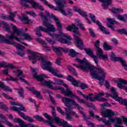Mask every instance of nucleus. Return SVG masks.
Returning a JSON list of instances; mask_svg holds the SVG:
<instances>
[{
  "label": "nucleus",
  "instance_id": "obj_1",
  "mask_svg": "<svg viewBox=\"0 0 127 127\" xmlns=\"http://www.w3.org/2000/svg\"><path fill=\"white\" fill-rule=\"evenodd\" d=\"M77 62H78L80 64H83V65H77L73 64L74 66H76L77 68L81 69L82 71L85 72H88V70L91 71V76L95 79H97L99 81H105V78H106V72L105 70L101 67L99 66L96 68L95 66L90 64L86 60V58H84L82 60H80L79 58L75 59Z\"/></svg>",
  "mask_w": 127,
  "mask_h": 127
},
{
  "label": "nucleus",
  "instance_id": "obj_2",
  "mask_svg": "<svg viewBox=\"0 0 127 127\" xmlns=\"http://www.w3.org/2000/svg\"><path fill=\"white\" fill-rule=\"evenodd\" d=\"M40 15L43 19V25L46 26L47 28L43 27L42 26H40L37 28L40 31H43L44 32H46L48 33V32H54L56 31V29L54 27V26L52 24H51L49 22H48V19L47 18V16L46 15H44L43 14V12L40 13Z\"/></svg>",
  "mask_w": 127,
  "mask_h": 127
},
{
  "label": "nucleus",
  "instance_id": "obj_3",
  "mask_svg": "<svg viewBox=\"0 0 127 127\" xmlns=\"http://www.w3.org/2000/svg\"><path fill=\"white\" fill-rule=\"evenodd\" d=\"M6 37L7 39L4 40V42L6 43V44H10L11 45H13L20 50H22V49H25V48L23 46L19 44H15V42L13 41L14 39H16L17 41L20 42V39H22L21 38L18 39L17 37H16V36H14L13 34H12L10 36L8 35H6Z\"/></svg>",
  "mask_w": 127,
  "mask_h": 127
},
{
  "label": "nucleus",
  "instance_id": "obj_4",
  "mask_svg": "<svg viewBox=\"0 0 127 127\" xmlns=\"http://www.w3.org/2000/svg\"><path fill=\"white\" fill-rule=\"evenodd\" d=\"M49 35L52 36V37H55V38H57L59 39V42H61V43H63L64 44H66L67 43H70V41L71 40V37L65 35L62 32L60 31V34H51L49 33Z\"/></svg>",
  "mask_w": 127,
  "mask_h": 127
},
{
  "label": "nucleus",
  "instance_id": "obj_5",
  "mask_svg": "<svg viewBox=\"0 0 127 127\" xmlns=\"http://www.w3.org/2000/svg\"><path fill=\"white\" fill-rule=\"evenodd\" d=\"M27 51L28 53H30L31 56H29L28 59L30 61H32L33 64H35L36 63L37 60H41L42 65L45 63L46 60L44 59V57H43V56L42 55H41L40 54H38L36 52H31V51L29 49L27 50Z\"/></svg>",
  "mask_w": 127,
  "mask_h": 127
},
{
  "label": "nucleus",
  "instance_id": "obj_6",
  "mask_svg": "<svg viewBox=\"0 0 127 127\" xmlns=\"http://www.w3.org/2000/svg\"><path fill=\"white\" fill-rule=\"evenodd\" d=\"M51 65H52L51 62L47 61L44 64H43L42 68L44 70H47L49 71V72H51V73L55 75V76L58 77V78H63V75L57 73V70L51 67Z\"/></svg>",
  "mask_w": 127,
  "mask_h": 127
},
{
  "label": "nucleus",
  "instance_id": "obj_7",
  "mask_svg": "<svg viewBox=\"0 0 127 127\" xmlns=\"http://www.w3.org/2000/svg\"><path fill=\"white\" fill-rule=\"evenodd\" d=\"M100 41L97 40L94 44V46L96 48L97 57L99 58H102L104 60H107L108 59V56L107 55H103V51L100 48Z\"/></svg>",
  "mask_w": 127,
  "mask_h": 127
},
{
  "label": "nucleus",
  "instance_id": "obj_8",
  "mask_svg": "<svg viewBox=\"0 0 127 127\" xmlns=\"http://www.w3.org/2000/svg\"><path fill=\"white\" fill-rule=\"evenodd\" d=\"M64 86L65 87V88H66V91H65V89H64V88L60 86L57 87V89L58 90H61L62 94H64V95H65V96H66L67 97L75 96L74 95V93H73V92H72V91H71V89L69 88L67 84H64Z\"/></svg>",
  "mask_w": 127,
  "mask_h": 127
},
{
  "label": "nucleus",
  "instance_id": "obj_9",
  "mask_svg": "<svg viewBox=\"0 0 127 127\" xmlns=\"http://www.w3.org/2000/svg\"><path fill=\"white\" fill-rule=\"evenodd\" d=\"M111 60L114 62L119 61L120 63H121L122 65H123V67H124L125 69L127 70V64L126 63V62L124 60V59H123V58L121 57H117L115 53H114L113 52H111Z\"/></svg>",
  "mask_w": 127,
  "mask_h": 127
},
{
  "label": "nucleus",
  "instance_id": "obj_10",
  "mask_svg": "<svg viewBox=\"0 0 127 127\" xmlns=\"http://www.w3.org/2000/svg\"><path fill=\"white\" fill-rule=\"evenodd\" d=\"M14 122L18 123V124H19L20 127H37V126H34V125L32 124H27V125L26 124H25V123H24L23 121L21 120L19 118H15L14 119ZM27 126H28V127Z\"/></svg>",
  "mask_w": 127,
  "mask_h": 127
},
{
  "label": "nucleus",
  "instance_id": "obj_11",
  "mask_svg": "<svg viewBox=\"0 0 127 127\" xmlns=\"http://www.w3.org/2000/svg\"><path fill=\"white\" fill-rule=\"evenodd\" d=\"M66 30L68 31H72L73 33H75L77 35H80L79 32V28L75 25V24H72V25H69L66 27Z\"/></svg>",
  "mask_w": 127,
  "mask_h": 127
},
{
  "label": "nucleus",
  "instance_id": "obj_12",
  "mask_svg": "<svg viewBox=\"0 0 127 127\" xmlns=\"http://www.w3.org/2000/svg\"><path fill=\"white\" fill-rule=\"evenodd\" d=\"M65 115L66 116L67 120H71L72 117L70 116H73L75 115V112H73L72 108L70 106H67V108H65Z\"/></svg>",
  "mask_w": 127,
  "mask_h": 127
},
{
  "label": "nucleus",
  "instance_id": "obj_13",
  "mask_svg": "<svg viewBox=\"0 0 127 127\" xmlns=\"http://www.w3.org/2000/svg\"><path fill=\"white\" fill-rule=\"evenodd\" d=\"M85 51L86 52V54L87 55H89V56H91L92 58H93L95 61V63H96V65L97 66L98 65V63H99V61H98V57L94 55L93 54V50H92L91 49H85Z\"/></svg>",
  "mask_w": 127,
  "mask_h": 127
},
{
  "label": "nucleus",
  "instance_id": "obj_14",
  "mask_svg": "<svg viewBox=\"0 0 127 127\" xmlns=\"http://www.w3.org/2000/svg\"><path fill=\"white\" fill-rule=\"evenodd\" d=\"M101 114L104 118H112V117H114L116 115L115 112L111 110H106L104 112L101 113Z\"/></svg>",
  "mask_w": 127,
  "mask_h": 127
},
{
  "label": "nucleus",
  "instance_id": "obj_15",
  "mask_svg": "<svg viewBox=\"0 0 127 127\" xmlns=\"http://www.w3.org/2000/svg\"><path fill=\"white\" fill-rule=\"evenodd\" d=\"M111 92L112 93L111 97L114 98V100H116V101L119 102L120 100L121 99L122 97H119V95H118V93H117V92L116 91V90H115V88H114V87L111 88Z\"/></svg>",
  "mask_w": 127,
  "mask_h": 127
},
{
  "label": "nucleus",
  "instance_id": "obj_16",
  "mask_svg": "<svg viewBox=\"0 0 127 127\" xmlns=\"http://www.w3.org/2000/svg\"><path fill=\"white\" fill-rule=\"evenodd\" d=\"M124 85H127V80L124 79H120L119 83H118L119 88L120 89H124L127 92V87Z\"/></svg>",
  "mask_w": 127,
  "mask_h": 127
},
{
  "label": "nucleus",
  "instance_id": "obj_17",
  "mask_svg": "<svg viewBox=\"0 0 127 127\" xmlns=\"http://www.w3.org/2000/svg\"><path fill=\"white\" fill-rule=\"evenodd\" d=\"M52 18L54 19L57 24L58 30H61L62 29V25L60 22V20L57 18L55 15H52Z\"/></svg>",
  "mask_w": 127,
  "mask_h": 127
},
{
  "label": "nucleus",
  "instance_id": "obj_18",
  "mask_svg": "<svg viewBox=\"0 0 127 127\" xmlns=\"http://www.w3.org/2000/svg\"><path fill=\"white\" fill-rule=\"evenodd\" d=\"M33 77L36 79L37 81H39L40 82H42V81L44 80V78H46L45 75H37V72L34 73Z\"/></svg>",
  "mask_w": 127,
  "mask_h": 127
},
{
  "label": "nucleus",
  "instance_id": "obj_19",
  "mask_svg": "<svg viewBox=\"0 0 127 127\" xmlns=\"http://www.w3.org/2000/svg\"><path fill=\"white\" fill-rule=\"evenodd\" d=\"M53 50L55 52L56 54L58 55V56H62V48L59 47H52Z\"/></svg>",
  "mask_w": 127,
  "mask_h": 127
},
{
  "label": "nucleus",
  "instance_id": "obj_20",
  "mask_svg": "<svg viewBox=\"0 0 127 127\" xmlns=\"http://www.w3.org/2000/svg\"><path fill=\"white\" fill-rule=\"evenodd\" d=\"M12 27L13 28V32L10 35H11L12 34H13L14 36V34H16V35H20L21 32H22V31L20 30L17 29V28H16V26L12 25Z\"/></svg>",
  "mask_w": 127,
  "mask_h": 127
},
{
  "label": "nucleus",
  "instance_id": "obj_21",
  "mask_svg": "<svg viewBox=\"0 0 127 127\" xmlns=\"http://www.w3.org/2000/svg\"><path fill=\"white\" fill-rule=\"evenodd\" d=\"M19 19L21 21L23 22L24 24H28L30 21V19H29L28 17L25 15V14H23L22 17H20Z\"/></svg>",
  "mask_w": 127,
  "mask_h": 127
},
{
  "label": "nucleus",
  "instance_id": "obj_22",
  "mask_svg": "<svg viewBox=\"0 0 127 127\" xmlns=\"http://www.w3.org/2000/svg\"><path fill=\"white\" fill-rule=\"evenodd\" d=\"M74 36L75 40L77 41L76 43L77 47H79V48H82V46H83V41H82V40L80 39V38L77 37L76 36Z\"/></svg>",
  "mask_w": 127,
  "mask_h": 127
},
{
  "label": "nucleus",
  "instance_id": "obj_23",
  "mask_svg": "<svg viewBox=\"0 0 127 127\" xmlns=\"http://www.w3.org/2000/svg\"><path fill=\"white\" fill-rule=\"evenodd\" d=\"M56 4L58 5L59 7H64L65 4L66 3V1H64V0H54Z\"/></svg>",
  "mask_w": 127,
  "mask_h": 127
},
{
  "label": "nucleus",
  "instance_id": "obj_24",
  "mask_svg": "<svg viewBox=\"0 0 127 127\" xmlns=\"http://www.w3.org/2000/svg\"><path fill=\"white\" fill-rule=\"evenodd\" d=\"M41 85H43L44 86H46L47 87H49L50 89H54L53 86L52 85V82L50 81H44L42 82L41 83Z\"/></svg>",
  "mask_w": 127,
  "mask_h": 127
},
{
  "label": "nucleus",
  "instance_id": "obj_25",
  "mask_svg": "<svg viewBox=\"0 0 127 127\" xmlns=\"http://www.w3.org/2000/svg\"><path fill=\"white\" fill-rule=\"evenodd\" d=\"M50 8H52V9H54V10H59L60 11H61V12H62V13L63 14H64V15H66V14H67L66 13V12L65 11V10H64V9L62 8V7H54V6L53 5H50Z\"/></svg>",
  "mask_w": 127,
  "mask_h": 127
},
{
  "label": "nucleus",
  "instance_id": "obj_26",
  "mask_svg": "<svg viewBox=\"0 0 127 127\" xmlns=\"http://www.w3.org/2000/svg\"><path fill=\"white\" fill-rule=\"evenodd\" d=\"M0 88L3 89L4 91H8V92H11V91H12L9 87L4 85L3 82H2L1 81H0Z\"/></svg>",
  "mask_w": 127,
  "mask_h": 127
},
{
  "label": "nucleus",
  "instance_id": "obj_27",
  "mask_svg": "<svg viewBox=\"0 0 127 127\" xmlns=\"http://www.w3.org/2000/svg\"><path fill=\"white\" fill-rule=\"evenodd\" d=\"M26 0L27 2H29V3H31L34 7V8H37L38 6H39V4L38 3L34 1H32V0Z\"/></svg>",
  "mask_w": 127,
  "mask_h": 127
},
{
  "label": "nucleus",
  "instance_id": "obj_28",
  "mask_svg": "<svg viewBox=\"0 0 127 127\" xmlns=\"http://www.w3.org/2000/svg\"><path fill=\"white\" fill-rule=\"evenodd\" d=\"M71 103H72L73 106H74L76 109H77L79 110L80 113L82 112V111L81 110H83V107H81V106H79V104L77 103V102H76L75 100H74V99L72 100Z\"/></svg>",
  "mask_w": 127,
  "mask_h": 127
},
{
  "label": "nucleus",
  "instance_id": "obj_29",
  "mask_svg": "<svg viewBox=\"0 0 127 127\" xmlns=\"http://www.w3.org/2000/svg\"><path fill=\"white\" fill-rule=\"evenodd\" d=\"M62 99V101L65 105H68V103H72L73 101L72 99H70L68 98H66V97H61Z\"/></svg>",
  "mask_w": 127,
  "mask_h": 127
},
{
  "label": "nucleus",
  "instance_id": "obj_30",
  "mask_svg": "<svg viewBox=\"0 0 127 127\" xmlns=\"http://www.w3.org/2000/svg\"><path fill=\"white\" fill-rule=\"evenodd\" d=\"M92 96H94V94L92 93H90L89 94L88 96L84 95V98L86 99V100H89L90 101H91V102H94V97H91Z\"/></svg>",
  "mask_w": 127,
  "mask_h": 127
},
{
  "label": "nucleus",
  "instance_id": "obj_31",
  "mask_svg": "<svg viewBox=\"0 0 127 127\" xmlns=\"http://www.w3.org/2000/svg\"><path fill=\"white\" fill-rule=\"evenodd\" d=\"M103 47L105 50H111V49H113V47L108 45L107 43H104Z\"/></svg>",
  "mask_w": 127,
  "mask_h": 127
},
{
  "label": "nucleus",
  "instance_id": "obj_32",
  "mask_svg": "<svg viewBox=\"0 0 127 127\" xmlns=\"http://www.w3.org/2000/svg\"><path fill=\"white\" fill-rule=\"evenodd\" d=\"M33 94L36 95V97H38L39 98V99H42V96H41L40 92L37 91L35 90V89H33Z\"/></svg>",
  "mask_w": 127,
  "mask_h": 127
},
{
  "label": "nucleus",
  "instance_id": "obj_33",
  "mask_svg": "<svg viewBox=\"0 0 127 127\" xmlns=\"http://www.w3.org/2000/svg\"><path fill=\"white\" fill-rule=\"evenodd\" d=\"M0 109H1V110H3L4 111H7V110H8L6 105L3 104V102H0Z\"/></svg>",
  "mask_w": 127,
  "mask_h": 127
},
{
  "label": "nucleus",
  "instance_id": "obj_34",
  "mask_svg": "<svg viewBox=\"0 0 127 127\" xmlns=\"http://www.w3.org/2000/svg\"><path fill=\"white\" fill-rule=\"evenodd\" d=\"M60 126L63 127H73V126H72L71 125H69V124H68V122H67L66 121H64V122H62V123L61 124V125Z\"/></svg>",
  "mask_w": 127,
  "mask_h": 127
},
{
  "label": "nucleus",
  "instance_id": "obj_35",
  "mask_svg": "<svg viewBox=\"0 0 127 127\" xmlns=\"http://www.w3.org/2000/svg\"><path fill=\"white\" fill-rule=\"evenodd\" d=\"M69 55L71 57H75V56L78 55V53H77L74 50L71 49L69 51Z\"/></svg>",
  "mask_w": 127,
  "mask_h": 127
},
{
  "label": "nucleus",
  "instance_id": "obj_36",
  "mask_svg": "<svg viewBox=\"0 0 127 127\" xmlns=\"http://www.w3.org/2000/svg\"><path fill=\"white\" fill-rule=\"evenodd\" d=\"M54 121H55L56 124L57 125H59L60 126L61 125V123H62L61 121V119L59 118V117H55L54 118Z\"/></svg>",
  "mask_w": 127,
  "mask_h": 127
},
{
  "label": "nucleus",
  "instance_id": "obj_37",
  "mask_svg": "<svg viewBox=\"0 0 127 127\" xmlns=\"http://www.w3.org/2000/svg\"><path fill=\"white\" fill-rule=\"evenodd\" d=\"M68 68L69 72H71V73H72L73 74V75H74V76H77V72H76V71L75 70V69L72 68V66H69L68 67Z\"/></svg>",
  "mask_w": 127,
  "mask_h": 127
},
{
  "label": "nucleus",
  "instance_id": "obj_38",
  "mask_svg": "<svg viewBox=\"0 0 127 127\" xmlns=\"http://www.w3.org/2000/svg\"><path fill=\"white\" fill-rule=\"evenodd\" d=\"M17 90L18 91V93L19 94L20 97H21V98H24V95L23 94L24 91H23V89H22V88H20Z\"/></svg>",
  "mask_w": 127,
  "mask_h": 127
},
{
  "label": "nucleus",
  "instance_id": "obj_39",
  "mask_svg": "<svg viewBox=\"0 0 127 127\" xmlns=\"http://www.w3.org/2000/svg\"><path fill=\"white\" fill-rule=\"evenodd\" d=\"M22 36L25 37L26 40H32V38H31V36L29 35V34L27 33L23 34Z\"/></svg>",
  "mask_w": 127,
  "mask_h": 127
},
{
  "label": "nucleus",
  "instance_id": "obj_40",
  "mask_svg": "<svg viewBox=\"0 0 127 127\" xmlns=\"http://www.w3.org/2000/svg\"><path fill=\"white\" fill-rule=\"evenodd\" d=\"M111 11L113 12V13H120V12L122 11V9L119 8L116 9L115 8H113L111 10Z\"/></svg>",
  "mask_w": 127,
  "mask_h": 127
},
{
  "label": "nucleus",
  "instance_id": "obj_41",
  "mask_svg": "<svg viewBox=\"0 0 127 127\" xmlns=\"http://www.w3.org/2000/svg\"><path fill=\"white\" fill-rule=\"evenodd\" d=\"M20 107L18 108V110L19 111H18V113L21 112L20 111H23V112H26V109H25V108L23 107V105H19Z\"/></svg>",
  "mask_w": 127,
  "mask_h": 127
},
{
  "label": "nucleus",
  "instance_id": "obj_42",
  "mask_svg": "<svg viewBox=\"0 0 127 127\" xmlns=\"http://www.w3.org/2000/svg\"><path fill=\"white\" fill-rule=\"evenodd\" d=\"M74 96H72V97H74V98H75V99H77V100H78L79 103H82V104H86V101L85 100H84V99H80V98H79V97L76 96L74 94Z\"/></svg>",
  "mask_w": 127,
  "mask_h": 127
},
{
  "label": "nucleus",
  "instance_id": "obj_43",
  "mask_svg": "<svg viewBox=\"0 0 127 127\" xmlns=\"http://www.w3.org/2000/svg\"><path fill=\"white\" fill-rule=\"evenodd\" d=\"M15 16V13H10V15L9 16V18L12 20V21H13L14 22H16L15 20L13 18Z\"/></svg>",
  "mask_w": 127,
  "mask_h": 127
},
{
  "label": "nucleus",
  "instance_id": "obj_44",
  "mask_svg": "<svg viewBox=\"0 0 127 127\" xmlns=\"http://www.w3.org/2000/svg\"><path fill=\"white\" fill-rule=\"evenodd\" d=\"M118 32L121 34H125V35H127V31L125 29H119L118 30Z\"/></svg>",
  "mask_w": 127,
  "mask_h": 127
},
{
  "label": "nucleus",
  "instance_id": "obj_45",
  "mask_svg": "<svg viewBox=\"0 0 127 127\" xmlns=\"http://www.w3.org/2000/svg\"><path fill=\"white\" fill-rule=\"evenodd\" d=\"M37 41H38V42H39V43H40L41 44H43V45H47V43H46V42H45V41H43V40L38 38L36 39Z\"/></svg>",
  "mask_w": 127,
  "mask_h": 127
},
{
  "label": "nucleus",
  "instance_id": "obj_46",
  "mask_svg": "<svg viewBox=\"0 0 127 127\" xmlns=\"http://www.w3.org/2000/svg\"><path fill=\"white\" fill-rule=\"evenodd\" d=\"M119 103H120L121 104H122V105H123V104H124V105L127 107V99H123V98H121L120 100H119Z\"/></svg>",
  "mask_w": 127,
  "mask_h": 127
},
{
  "label": "nucleus",
  "instance_id": "obj_47",
  "mask_svg": "<svg viewBox=\"0 0 127 127\" xmlns=\"http://www.w3.org/2000/svg\"><path fill=\"white\" fill-rule=\"evenodd\" d=\"M78 13H79V14H81V15H82V16H84L86 19H88V18L87 17V14L86 13V12L81 10H79Z\"/></svg>",
  "mask_w": 127,
  "mask_h": 127
},
{
  "label": "nucleus",
  "instance_id": "obj_48",
  "mask_svg": "<svg viewBox=\"0 0 127 127\" xmlns=\"http://www.w3.org/2000/svg\"><path fill=\"white\" fill-rule=\"evenodd\" d=\"M107 21L110 23V24H115L117 23V21L114 20V19H111L110 18H107Z\"/></svg>",
  "mask_w": 127,
  "mask_h": 127
},
{
  "label": "nucleus",
  "instance_id": "obj_49",
  "mask_svg": "<svg viewBox=\"0 0 127 127\" xmlns=\"http://www.w3.org/2000/svg\"><path fill=\"white\" fill-rule=\"evenodd\" d=\"M80 87L82 90H85V89H87L88 86L87 85L85 84L84 83H82L80 84Z\"/></svg>",
  "mask_w": 127,
  "mask_h": 127
},
{
  "label": "nucleus",
  "instance_id": "obj_50",
  "mask_svg": "<svg viewBox=\"0 0 127 127\" xmlns=\"http://www.w3.org/2000/svg\"><path fill=\"white\" fill-rule=\"evenodd\" d=\"M117 17L118 19H120V20H122V21H124V22H126L127 21V20L125 19V17L124 16L121 15H118L117 16Z\"/></svg>",
  "mask_w": 127,
  "mask_h": 127
},
{
  "label": "nucleus",
  "instance_id": "obj_51",
  "mask_svg": "<svg viewBox=\"0 0 127 127\" xmlns=\"http://www.w3.org/2000/svg\"><path fill=\"white\" fill-rule=\"evenodd\" d=\"M100 99L101 96H100V95L97 94L95 97H93V102H95V101L96 100L100 101Z\"/></svg>",
  "mask_w": 127,
  "mask_h": 127
},
{
  "label": "nucleus",
  "instance_id": "obj_52",
  "mask_svg": "<svg viewBox=\"0 0 127 127\" xmlns=\"http://www.w3.org/2000/svg\"><path fill=\"white\" fill-rule=\"evenodd\" d=\"M80 114H81V115H82V116L84 117V120H90V117H87L86 116V114H85V113L84 112H83V111H80Z\"/></svg>",
  "mask_w": 127,
  "mask_h": 127
},
{
  "label": "nucleus",
  "instance_id": "obj_53",
  "mask_svg": "<svg viewBox=\"0 0 127 127\" xmlns=\"http://www.w3.org/2000/svg\"><path fill=\"white\" fill-rule=\"evenodd\" d=\"M99 121L103 122V123H104L106 125H110V121H106V119H104L103 118H101L100 119H99Z\"/></svg>",
  "mask_w": 127,
  "mask_h": 127
},
{
  "label": "nucleus",
  "instance_id": "obj_54",
  "mask_svg": "<svg viewBox=\"0 0 127 127\" xmlns=\"http://www.w3.org/2000/svg\"><path fill=\"white\" fill-rule=\"evenodd\" d=\"M71 82H72V85H73L75 87H78V85L79 84V81H77V80L74 79V80H72Z\"/></svg>",
  "mask_w": 127,
  "mask_h": 127
},
{
  "label": "nucleus",
  "instance_id": "obj_55",
  "mask_svg": "<svg viewBox=\"0 0 127 127\" xmlns=\"http://www.w3.org/2000/svg\"><path fill=\"white\" fill-rule=\"evenodd\" d=\"M46 39L47 41H48V42H49V43H50V44H54V43H55V41L51 40V39H50L49 38H46Z\"/></svg>",
  "mask_w": 127,
  "mask_h": 127
},
{
  "label": "nucleus",
  "instance_id": "obj_56",
  "mask_svg": "<svg viewBox=\"0 0 127 127\" xmlns=\"http://www.w3.org/2000/svg\"><path fill=\"white\" fill-rule=\"evenodd\" d=\"M36 34L38 35L39 37H41V36H42V35L40 32V31L37 28L36 29Z\"/></svg>",
  "mask_w": 127,
  "mask_h": 127
},
{
  "label": "nucleus",
  "instance_id": "obj_57",
  "mask_svg": "<svg viewBox=\"0 0 127 127\" xmlns=\"http://www.w3.org/2000/svg\"><path fill=\"white\" fill-rule=\"evenodd\" d=\"M57 110L58 111V112H59V113H60V114H61V115H63L64 116L65 115V113H64L63 110L61 109V108L58 107H57Z\"/></svg>",
  "mask_w": 127,
  "mask_h": 127
},
{
  "label": "nucleus",
  "instance_id": "obj_58",
  "mask_svg": "<svg viewBox=\"0 0 127 127\" xmlns=\"http://www.w3.org/2000/svg\"><path fill=\"white\" fill-rule=\"evenodd\" d=\"M57 110L58 111V112H59V113H60V114H61V115H63L64 116L65 115V113H64L63 110L61 109V108L58 107H57Z\"/></svg>",
  "mask_w": 127,
  "mask_h": 127
},
{
  "label": "nucleus",
  "instance_id": "obj_59",
  "mask_svg": "<svg viewBox=\"0 0 127 127\" xmlns=\"http://www.w3.org/2000/svg\"><path fill=\"white\" fill-rule=\"evenodd\" d=\"M10 68L11 69H14V68H15V67L14 66V65H13V64H7V65L5 66V68Z\"/></svg>",
  "mask_w": 127,
  "mask_h": 127
},
{
  "label": "nucleus",
  "instance_id": "obj_60",
  "mask_svg": "<svg viewBox=\"0 0 127 127\" xmlns=\"http://www.w3.org/2000/svg\"><path fill=\"white\" fill-rule=\"evenodd\" d=\"M21 4L22 5H23V6H25L26 7H29V5H28V4H27V3H25L24 1H23V0H21Z\"/></svg>",
  "mask_w": 127,
  "mask_h": 127
},
{
  "label": "nucleus",
  "instance_id": "obj_61",
  "mask_svg": "<svg viewBox=\"0 0 127 127\" xmlns=\"http://www.w3.org/2000/svg\"><path fill=\"white\" fill-rule=\"evenodd\" d=\"M18 114L21 117V118H22V119H23L24 120H25V119L26 118V117L25 116V114H24V113H22V112H18Z\"/></svg>",
  "mask_w": 127,
  "mask_h": 127
},
{
  "label": "nucleus",
  "instance_id": "obj_62",
  "mask_svg": "<svg viewBox=\"0 0 127 127\" xmlns=\"http://www.w3.org/2000/svg\"><path fill=\"white\" fill-rule=\"evenodd\" d=\"M74 79L75 78H74V77L71 75H68L67 78V80H68V81H70V82H72Z\"/></svg>",
  "mask_w": 127,
  "mask_h": 127
},
{
  "label": "nucleus",
  "instance_id": "obj_63",
  "mask_svg": "<svg viewBox=\"0 0 127 127\" xmlns=\"http://www.w3.org/2000/svg\"><path fill=\"white\" fill-rule=\"evenodd\" d=\"M90 33L92 37H96V34L94 32L92 29H89Z\"/></svg>",
  "mask_w": 127,
  "mask_h": 127
},
{
  "label": "nucleus",
  "instance_id": "obj_64",
  "mask_svg": "<svg viewBox=\"0 0 127 127\" xmlns=\"http://www.w3.org/2000/svg\"><path fill=\"white\" fill-rule=\"evenodd\" d=\"M87 125L91 127H95V124L90 121H86Z\"/></svg>",
  "mask_w": 127,
  "mask_h": 127
}]
</instances>
